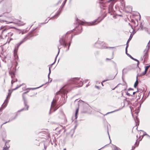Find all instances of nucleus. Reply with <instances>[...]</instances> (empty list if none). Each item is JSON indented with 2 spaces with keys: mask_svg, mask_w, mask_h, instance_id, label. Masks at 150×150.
<instances>
[{
  "mask_svg": "<svg viewBox=\"0 0 150 150\" xmlns=\"http://www.w3.org/2000/svg\"><path fill=\"white\" fill-rule=\"evenodd\" d=\"M59 51H58V54L59 53Z\"/></svg>",
  "mask_w": 150,
  "mask_h": 150,
  "instance_id": "2f4dec72",
  "label": "nucleus"
},
{
  "mask_svg": "<svg viewBox=\"0 0 150 150\" xmlns=\"http://www.w3.org/2000/svg\"><path fill=\"white\" fill-rule=\"evenodd\" d=\"M79 111V108L77 109L76 110L75 113V118L76 119L77 117V114Z\"/></svg>",
  "mask_w": 150,
  "mask_h": 150,
  "instance_id": "ddd939ff",
  "label": "nucleus"
},
{
  "mask_svg": "<svg viewBox=\"0 0 150 150\" xmlns=\"http://www.w3.org/2000/svg\"><path fill=\"white\" fill-rule=\"evenodd\" d=\"M21 85H19V86H17L15 88L13 89V90H15L16 89L18 88L19 87H20Z\"/></svg>",
  "mask_w": 150,
  "mask_h": 150,
  "instance_id": "f3484780",
  "label": "nucleus"
},
{
  "mask_svg": "<svg viewBox=\"0 0 150 150\" xmlns=\"http://www.w3.org/2000/svg\"><path fill=\"white\" fill-rule=\"evenodd\" d=\"M68 83H75L76 85L79 84L77 86L81 87L83 85V82L80 79L75 78L71 79L68 80Z\"/></svg>",
  "mask_w": 150,
  "mask_h": 150,
  "instance_id": "20e7f679",
  "label": "nucleus"
},
{
  "mask_svg": "<svg viewBox=\"0 0 150 150\" xmlns=\"http://www.w3.org/2000/svg\"><path fill=\"white\" fill-rule=\"evenodd\" d=\"M136 93H137L136 92H133V95H132V96L133 95H134V94Z\"/></svg>",
  "mask_w": 150,
  "mask_h": 150,
  "instance_id": "b1692460",
  "label": "nucleus"
},
{
  "mask_svg": "<svg viewBox=\"0 0 150 150\" xmlns=\"http://www.w3.org/2000/svg\"><path fill=\"white\" fill-rule=\"evenodd\" d=\"M129 57H130L131 59H132L134 60V61H137V67H139V61L137 59H135L134 58H133L130 55H129Z\"/></svg>",
  "mask_w": 150,
  "mask_h": 150,
  "instance_id": "f8f14e48",
  "label": "nucleus"
},
{
  "mask_svg": "<svg viewBox=\"0 0 150 150\" xmlns=\"http://www.w3.org/2000/svg\"><path fill=\"white\" fill-rule=\"evenodd\" d=\"M108 80H109L107 79V80H103V81H102V83H101L102 85V86H103V82H105V81H108Z\"/></svg>",
  "mask_w": 150,
  "mask_h": 150,
  "instance_id": "6ab92c4d",
  "label": "nucleus"
},
{
  "mask_svg": "<svg viewBox=\"0 0 150 150\" xmlns=\"http://www.w3.org/2000/svg\"><path fill=\"white\" fill-rule=\"evenodd\" d=\"M56 57L55 58V61H54V62L53 64H51V65H52L53 64L55 63V61H56Z\"/></svg>",
  "mask_w": 150,
  "mask_h": 150,
  "instance_id": "5701e85b",
  "label": "nucleus"
},
{
  "mask_svg": "<svg viewBox=\"0 0 150 150\" xmlns=\"http://www.w3.org/2000/svg\"><path fill=\"white\" fill-rule=\"evenodd\" d=\"M27 93V92H25L23 94V99L24 100L25 105L26 107V110H28V108H29V106L27 104V103L26 102V98H25V93Z\"/></svg>",
  "mask_w": 150,
  "mask_h": 150,
  "instance_id": "6e6552de",
  "label": "nucleus"
},
{
  "mask_svg": "<svg viewBox=\"0 0 150 150\" xmlns=\"http://www.w3.org/2000/svg\"><path fill=\"white\" fill-rule=\"evenodd\" d=\"M129 40H130V39H129L128 40V41H127V42H128V41H129Z\"/></svg>",
  "mask_w": 150,
  "mask_h": 150,
  "instance_id": "72a5a7b5",
  "label": "nucleus"
},
{
  "mask_svg": "<svg viewBox=\"0 0 150 150\" xmlns=\"http://www.w3.org/2000/svg\"><path fill=\"white\" fill-rule=\"evenodd\" d=\"M9 92L7 97L6 99L5 100L4 103L2 105L1 108L2 109H3L6 106L7 103L8 102V99H9L11 95L12 91H11L10 90H9Z\"/></svg>",
  "mask_w": 150,
  "mask_h": 150,
  "instance_id": "39448f33",
  "label": "nucleus"
},
{
  "mask_svg": "<svg viewBox=\"0 0 150 150\" xmlns=\"http://www.w3.org/2000/svg\"><path fill=\"white\" fill-rule=\"evenodd\" d=\"M138 80L137 79L136 81H135V82L134 84V86L135 88H136V87L137 86V85L138 84Z\"/></svg>",
  "mask_w": 150,
  "mask_h": 150,
  "instance_id": "dca6fc26",
  "label": "nucleus"
},
{
  "mask_svg": "<svg viewBox=\"0 0 150 150\" xmlns=\"http://www.w3.org/2000/svg\"><path fill=\"white\" fill-rule=\"evenodd\" d=\"M121 150V149H119V150Z\"/></svg>",
  "mask_w": 150,
  "mask_h": 150,
  "instance_id": "58836bf2",
  "label": "nucleus"
},
{
  "mask_svg": "<svg viewBox=\"0 0 150 150\" xmlns=\"http://www.w3.org/2000/svg\"><path fill=\"white\" fill-rule=\"evenodd\" d=\"M57 101V100L56 99H54L53 100L52 102L51 105V107H54L56 105Z\"/></svg>",
  "mask_w": 150,
  "mask_h": 150,
  "instance_id": "9b49d317",
  "label": "nucleus"
},
{
  "mask_svg": "<svg viewBox=\"0 0 150 150\" xmlns=\"http://www.w3.org/2000/svg\"><path fill=\"white\" fill-rule=\"evenodd\" d=\"M23 109H22L21 111H22V110H23Z\"/></svg>",
  "mask_w": 150,
  "mask_h": 150,
  "instance_id": "4c0bfd02",
  "label": "nucleus"
},
{
  "mask_svg": "<svg viewBox=\"0 0 150 150\" xmlns=\"http://www.w3.org/2000/svg\"><path fill=\"white\" fill-rule=\"evenodd\" d=\"M4 28V26H2L1 27V28H0V29H2Z\"/></svg>",
  "mask_w": 150,
  "mask_h": 150,
  "instance_id": "4be33fe9",
  "label": "nucleus"
},
{
  "mask_svg": "<svg viewBox=\"0 0 150 150\" xmlns=\"http://www.w3.org/2000/svg\"><path fill=\"white\" fill-rule=\"evenodd\" d=\"M9 74L11 76V77L12 79L11 81V83L12 85H13V83L17 81V79L15 77V73L13 70L12 71L11 70L9 71Z\"/></svg>",
  "mask_w": 150,
  "mask_h": 150,
  "instance_id": "423d86ee",
  "label": "nucleus"
},
{
  "mask_svg": "<svg viewBox=\"0 0 150 150\" xmlns=\"http://www.w3.org/2000/svg\"><path fill=\"white\" fill-rule=\"evenodd\" d=\"M70 43H69V46L68 47V49L69 48V47L70 46Z\"/></svg>",
  "mask_w": 150,
  "mask_h": 150,
  "instance_id": "c85d7f7f",
  "label": "nucleus"
},
{
  "mask_svg": "<svg viewBox=\"0 0 150 150\" xmlns=\"http://www.w3.org/2000/svg\"><path fill=\"white\" fill-rule=\"evenodd\" d=\"M58 117L61 124L65 125L67 123V120L66 115L62 111L58 113Z\"/></svg>",
  "mask_w": 150,
  "mask_h": 150,
  "instance_id": "7ed1b4c3",
  "label": "nucleus"
},
{
  "mask_svg": "<svg viewBox=\"0 0 150 150\" xmlns=\"http://www.w3.org/2000/svg\"><path fill=\"white\" fill-rule=\"evenodd\" d=\"M98 19L99 18L95 20L94 21L89 23H88V25H94L97 24V23H99L101 21V20L98 21Z\"/></svg>",
  "mask_w": 150,
  "mask_h": 150,
  "instance_id": "0eeeda50",
  "label": "nucleus"
},
{
  "mask_svg": "<svg viewBox=\"0 0 150 150\" xmlns=\"http://www.w3.org/2000/svg\"><path fill=\"white\" fill-rule=\"evenodd\" d=\"M12 23V22H8V23Z\"/></svg>",
  "mask_w": 150,
  "mask_h": 150,
  "instance_id": "cd10ccee",
  "label": "nucleus"
},
{
  "mask_svg": "<svg viewBox=\"0 0 150 150\" xmlns=\"http://www.w3.org/2000/svg\"><path fill=\"white\" fill-rule=\"evenodd\" d=\"M24 42V40H23L21 41L19 43L17 44V47H15L14 50V60L15 62V70H16V67L17 66L18 64V62H19V58L18 56L17 55V52L18 48L20 45L23 43Z\"/></svg>",
  "mask_w": 150,
  "mask_h": 150,
  "instance_id": "f03ea898",
  "label": "nucleus"
},
{
  "mask_svg": "<svg viewBox=\"0 0 150 150\" xmlns=\"http://www.w3.org/2000/svg\"><path fill=\"white\" fill-rule=\"evenodd\" d=\"M130 38H132V37H129V39L131 40V39H130Z\"/></svg>",
  "mask_w": 150,
  "mask_h": 150,
  "instance_id": "f704fd0d",
  "label": "nucleus"
},
{
  "mask_svg": "<svg viewBox=\"0 0 150 150\" xmlns=\"http://www.w3.org/2000/svg\"><path fill=\"white\" fill-rule=\"evenodd\" d=\"M149 43H148L146 46V49L145 50H144V52H146V53L148 52V51L149 50Z\"/></svg>",
  "mask_w": 150,
  "mask_h": 150,
  "instance_id": "4468645a",
  "label": "nucleus"
},
{
  "mask_svg": "<svg viewBox=\"0 0 150 150\" xmlns=\"http://www.w3.org/2000/svg\"><path fill=\"white\" fill-rule=\"evenodd\" d=\"M128 47V45L127 44V45L126 46V52H127V48Z\"/></svg>",
  "mask_w": 150,
  "mask_h": 150,
  "instance_id": "412c9836",
  "label": "nucleus"
},
{
  "mask_svg": "<svg viewBox=\"0 0 150 150\" xmlns=\"http://www.w3.org/2000/svg\"><path fill=\"white\" fill-rule=\"evenodd\" d=\"M63 150H66V148L64 149Z\"/></svg>",
  "mask_w": 150,
  "mask_h": 150,
  "instance_id": "e433bc0d",
  "label": "nucleus"
},
{
  "mask_svg": "<svg viewBox=\"0 0 150 150\" xmlns=\"http://www.w3.org/2000/svg\"><path fill=\"white\" fill-rule=\"evenodd\" d=\"M127 96H132V95H131L130 93H127Z\"/></svg>",
  "mask_w": 150,
  "mask_h": 150,
  "instance_id": "aec40b11",
  "label": "nucleus"
},
{
  "mask_svg": "<svg viewBox=\"0 0 150 150\" xmlns=\"http://www.w3.org/2000/svg\"><path fill=\"white\" fill-rule=\"evenodd\" d=\"M9 147L10 146H8L6 145V144H5L3 148V149L4 150H7L8 149Z\"/></svg>",
  "mask_w": 150,
  "mask_h": 150,
  "instance_id": "2eb2a0df",
  "label": "nucleus"
},
{
  "mask_svg": "<svg viewBox=\"0 0 150 150\" xmlns=\"http://www.w3.org/2000/svg\"><path fill=\"white\" fill-rule=\"evenodd\" d=\"M130 38H132V37H129V39L131 40V39H130Z\"/></svg>",
  "mask_w": 150,
  "mask_h": 150,
  "instance_id": "c9c22d12",
  "label": "nucleus"
},
{
  "mask_svg": "<svg viewBox=\"0 0 150 150\" xmlns=\"http://www.w3.org/2000/svg\"><path fill=\"white\" fill-rule=\"evenodd\" d=\"M39 87H38V88H34L33 89H37V88H39Z\"/></svg>",
  "mask_w": 150,
  "mask_h": 150,
  "instance_id": "c756f323",
  "label": "nucleus"
},
{
  "mask_svg": "<svg viewBox=\"0 0 150 150\" xmlns=\"http://www.w3.org/2000/svg\"><path fill=\"white\" fill-rule=\"evenodd\" d=\"M7 29L6 28L4 29L2 31V36L3 38H7V40L6 43H9L10 41L13 40V39L11 38L13 35V33L11 32H8L7 33Z\"/></svg>",
  "mask_w": 150,
  "mask_h": 150,
  "instance_id": "f257e3e1",
  "label": "nucleus"
},
{
  "mask_svg": "<svg viewBox=\"0 0 150 150\" xmlns=\"http://www.w3.org/2000/svg\"><path fill=\"white\" fill-rule=\"evenodd\" d=\"M70 33V32H68L67 34H66V35H67V34H68L69 33Z\"/></svg>",
  "mask_w": 150,
  "mask_h": 150,
  "instance_id": "a878e982",
  "label": "nucleus"
},
{
  "mask_svg": "<svg viewBox=\"0 0 150 150\" xmlns=\"http://www.w3.org/2000/svg\"><path fill=\"white\" fill-rule=\"evenodd\" d=\"M59 42L60 45H63L64 46V47L66 46L67 43L65 42V41L64 40L63 38H60V40H59Z\"/></svg>",
  "mask_w": 150,
  "mask_h": 150,
  "instance_id": "1a4fd4ad",
  "label": "nucleus"
},
{
  "mask_svg": "<svg viewBox=\"0 0 150 150\" xmlns=\"http://www.w3.org/2000/svg\"><path fill=\"white\" fill-rule=\"evenodd\" d=\"M7 122H6L5 123H4L3 124H5V123H7Z\"/></svg>",
  "mask_w": 150,
  "mask_h": 150,
  "instance_id": "473e14b6",
  "label": "nucleus"
},
{
  "mask_svg": "<svg viewBox=\"0 0 150 150\" xmlns=\"http://www.w3.org/2000/svg\"><path fill=\"white\" fill-rule=\"evenodd\" d=\"M49 74L48 75V78L49 77L50 74V72H51L50 67L49 68Z\"/></svg>",
  "mask_w": 150,
  "mask_h": 150,
  "instance_id": "a211bd4d",
  "label": "nucleus"
},
{
  "mask_svg": "<svg viewBox=\"0 0 150 150\" xmlns=\"http://www.w3.org/2000/svg\"><path fill=\"white\" fill-rule=\"evenodd\" d=\"M95 87L98 89H99V87L97 86H95Z\"/></svg>",
  "mask_w": 150,
  "mask_h": 150,
  "instance_id": "393cba45",
  "label": "nucleus"
},
{
  "mask_svg": "<svg viewBox=\"0 0 150 150\" xmlns=\"http://www.w3.org/2000/svg\"><path fill=\"white\" fill-rule=\"evenodd\" d=\"M150 66V65H149V66H146L145 67V70L142 73L141 75H144L146 74V73L147 71V70L148 69Z\"/></svg>",
  "mask_w": 150,
  "mask_h": 150,
  "instance_id": "9d476101",
  "label": "nucleus"
},
{
  "mask_svg": "<svg viewBox=\"0 0 150 150\" xmlns=\"http://www.w3.org/2000/svg\"><path fill=\"white\" fill-rule=\"evenodd\" d=\"M133 90V89H131V88H129V90Z\"/></svg>",
  "mask_w": 150,
  "mask_h": 150,
  "instance_id": "7c9ffc66",
  "label": "nucleus"
},
{
  "mask_svg": "<svg viewBox=\"0 0 150 150\" xmlns=\"http://www.w3.org/2000/svg\"><path fill=\"white\" fill-rule=\"evenodd\" d=\"M59 91H59L58 92H57V93H56V95L58 94V93L59 92Z\"/></svg>",
  "mask_w": 150,
  "mask_h": 150,
  "instance_id": "bb28decb",
  "label": "nucleus"
}]
</instances>
